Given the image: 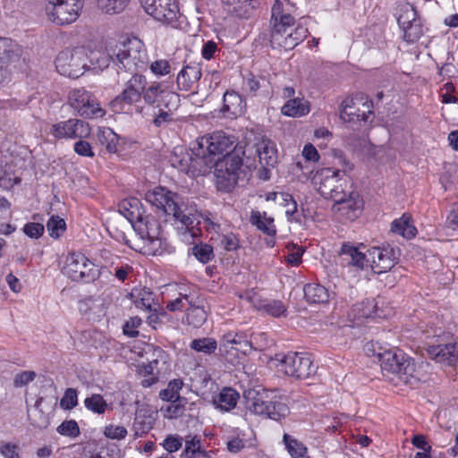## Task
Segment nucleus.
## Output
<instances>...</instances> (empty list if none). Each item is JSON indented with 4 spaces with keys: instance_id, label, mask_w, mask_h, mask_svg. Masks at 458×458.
Here are the masks:
<instances>
[{
    "instance_id": "nucleus-1",
    "label": "nucleus",
    "mask_w": 458,
    "mask_h": 458,
    "mask_svg": "<svg viewBox=\"0 0 458 458\" xmlns=\"http://www.w3.org/2000/svg\"><path fill=\"white\" fill-rule=\"evenodd\" d=\"M246 150L238 145H176L172 164L186 174L196 177L215 167L217 191L231 192L238 183Z\"/></svg>"
},
{
    "instance_id": "nucleus-6",
    "label": "nucleus",
    "mask_w": 458,
    "mask_h": 458,
    "mask_svg": "<svg viewBox=\"0 0 458 458\" xmlns=\"http://www.w3.org/2000/svg\"><path fill=\"white\" fill-rule=\"evenodd\" d=\"M133 228L144 241L143 252L148 255H157L161 248V225L152 215L144 214L133 224Z\"/></svg>"
},
{
    "instance_id": "nucleus-46",
    "label": "nucleus",
    "mask_w": 458,
    "mask_h": 458,
    "mask_svg": "<svg viewBox=\"0 0 458 458\" xmlns=\"http://www.w3.org/2000/svg\"><path fill=\"white\" fill-rule=\"evenodd\" d=\"M281 199V205L286 208L285 215L289 221L299 222L300 219L296 216L297 214V202L293 199V195L287 192L279 193Z\"/></svg>"
},
{
    "instance_id": "nucleus-25",
    "label": "nucleus",
    "mask_w": 458,
    "mask_h": 458,
    "mask_svg": "<svg viewBox=\"0 0 458 458\" xmlns=\"http://www.w3.org/2000/svg\"><path fill=\"white\" fill-rule=\"evenodd\" d=\"M353 99H344L341 104L340 118L347 123L354 121H363L364 123H366L368 121L369 114H373L372 101L365 102L363 104V106L367 107V111L363 110L361 113H352V109H353Z\"/></svg>"
},
{
    "instance_id": "nucleus-8",
    "label": "nucleus",
    "mask_w": 458,
    "mask_h": 458,
    "mask_svg": "<svg viewBox=\"0 0 458 458\" xmlns=\"http://www.w3.org/2000/svg\"><path fill=\"white\" fill-rule=\"evenodd\" d=\"M185 215H189L190 217H194L195 219H191V225H178V229L183 231V233H188L192 238L200 236L202 229H205L211 234V239H214L215 236H220V233L225 232V226L219 222L216 215L210 212H192V210L188 208Z\"/></svg>"
},
{
    "instance_id": "nucleus-35",
    "label": "nucleus",
    "mask_w": 458,
    "mask_h": 458,
    "mask_svg": "<svg viewBox=\"0 0 458 458\" xmlns=\"http://www.w3.org/2000/svg\"><path fill=\"white\" fill-rule=\"evenodd\" d=\"M288 32H280L277 29H269L268 34H264V39L267 38L272 48L293 49V41L288 39Z\"/></svg>"
},
{
    "instance_id": "nucleus-49",
    "label": "nucleus",
    "mask_w": 458,
    "mask_h": 458,
    "mask_svg": "<svg viewBox=\"0 0 458 458\" xmlns=\"http://www.w3.org/2000/svg\"><path fill=\"white\" fill-rule=\"evenodd\" d=\"M217 238L220 240V245L226 251H233L240 247V240L237 234L232 232H226L225 229Z\"/></svg>"
},
{
    "instance_id": "nucleus-34",
    "label": "nucleus",
    "mask_w": 458,
    "mask_h": 458,
    "mask_svg": "<svg viewBox=\"0 0 458 458\" xmlns=\"http://www.w3.org/2000/svg\"><path fill=\"white\" fill-rule=\"evenodd\" d=\"M395 16L401 30L420 18L416 9L409 3L400 4L397 8Z\"/></svg>"
},
{
    "instance_id": "nucleus-56",
    "label": "nucleus",
    "mask_w": 458,
    "mask_h": 458,
    "mask_svg": "<svg viewBox=\"0 0 458 458\" xmlns=\"http://www.w3.org/2000/svg\"><path fill=\"white\" fill-rule=\"evenodd\" d=\"M78 404V392L74 388H67L60 400V406L64 410H72Z\"/></svg>"
},
{
    "instance_id": "nucleus-61",
    "label": "nucleus",
    "mask_w": 458,
    "mask_h": 458,
    "mask_svg": "<svg viewBox=\"0 0 458 458\" xmlns=\"http://www.w3.org/2000/svg\"><path fill=\"white\" fill-rule=\"evenodd\" d=\"M149 69L152 73L157 76H164L169 74L171 72L170 64L165 59H160L151 63Z\"/></svg>"
},
{
    "instance_id": "nucleus-20",
    "label": "nucleus",
    "mask_w": 458,
    "mask_h": 458,
    "mask_svg": "<svg viewBox=\"0 0 458 458\" xmlns=\"http://www.w3.org/2000/svg\"><path fill=\"white\" fill-rule=\"evenodd\" d=\"M338 255L343 266L353 267L360 270L369 267L367 253L361 252L358 247L351 242H343Z\"/></svg>"
},
{
    "instance_id": "nucleus-39",
    "label": "nucleus",
    "mask_w": 458,
    "mask_h": 458,
    "mask_svg": "<svg viewBox=\"0 0 458 458\" xmlns=\"http://www.w3.org/2000/svg\"><path fill=\"white\" fill-rule=\"evenodd\" d=\"M403 38L407 43L417 42L424 34V26L421 18L406 26L403 30Z\"/></svg>"
},
{
    "instance_id": "nucleus-59",
    "label": "nucleus",
    "mask_w": 458,
    "mask_h": 458,
    "mask_svg": "<svg viewBox=\"0 0 458 458\" xmlns=\"http://www.w3.org/2000/svg\"><path fill=\"white\" fill-rule=\"evenodd\" d=\"M163 92L159 83L149 86L147 89H143L142 95L146 103L153 105L158 101L159 95Z\"/></svg>"
},
{
    "instance_id": "nucleus-22",
    "label": "nucleus",
    "mask_w": 458,
    "mask_h": 458,
    "mask_svg": "<svg viewBox=\"0 0 458 458\" xmlns=\"http://www.w3.org/2000/svg\"><path fill=\"white\" fill-rule=\"evenodd\" d=\"M333 201L335 202L334 208H337V210L344 212L351 219L357 216L356 212L360 210L363 206L362 199L354 191L347 195L344 191L343 194L336 197Z\"/></svg>"
},
{
    "instance_id": "nucleus-13",
    "label": "nucleus",
    "mask_w": 458,
    "mask_h": 458,
    "mask_svg": "<svg viewBox=\"0 0 458 458\" xmlns=\"http://www.w3.org/2000/svg\"><path fill=\"white\" fill-rule=\"evenodd\" d=\"M92 267L93 264L84 254L72 252L67 255L62 272L72 281L89 282L94 278Z\"/></svg>"
},
{
    "instance_id": "nucleus-2",
    "label": "nucleus",
    "mask_w": 458,
    "mask_h": 458,
    "mask_svg": "<svg viewBox=\"0 0 458 458\" xmlns=\"http://www.w3.org/2000/svg\"><path fill=\"white\" fill-rule=\"evenodd\" d=\"M109 60L117 67L130 73H139L148 66V54L143 42L138 38H128L107 49Z\"/></svg>"
},
{
    "instance_id": "nucleus-24",
    "label": "nucleus",
    "mask_w": 458,
    "mask_h": 458,
    "mask_svg": "<svg viewBox=\"0 0 458 458\" xmlns=\"http://www.w3.org/2000/svg\"><path fill=\"white\" fill-rule=\"evenodd\" d=\"M244 405L248 411L255 415L266 412L267 400L264 390L249 388L243 393Z\"/></svg>"
},
{
    "instance_id": "nucleus-40",
    "label": "nucleus",
    "mask_w": 458,
    "mask_h": 458,
    "mask_svg": "<svg viewBox=\"0 0 458 458\" xmlns=\"http://www.w3.org/2000/svg\"><path fill=\"white\" fill-rule=\"evenodd\" d=\"M183 386V382L182 379H174L168 383V386L165 389L162 390L159 393V397L167 402L175 401H185V399H181L180 397V390Z\"/></svg>"
},
{
    "instance_id": "nucleus-57",
    "label": "nucleus",
    "mask_w": 458,
    "mask_h": 458,
    "mask_svg": "<svg viewBox=\"0 0 458 458\" xmlns=\"http://www.w3.org/2000/svg\"><path fill=\"white\" fill-rule=\"evenodd\" d=\"M200 440L197 437H188L185 440V448L182 455L186 458H195L197 454H200Z\"/></svg>"
},
{
    "instance_id": "nucleus-3",
    "label": "nucleus",
    "mask_w": 458,
    "mask_h": 458,
    "mask_svg": "<svg viewBox=\"0 0 458 458\" xmlns=\"http://www.w3.org/2000/svg\"><path fill=\"white\" fill-rule=\"evenodd\" d=\"M383 371L395 375L403 383L414 386L419 382V372L412 359L400 349H387L377 353Z\"/></svg>"
},
{
    "instance_id": "nucleus-18",
    "label": "nucleus",
    "mask_w": 458,
    "mask_h": 458,
    "mask_svg": "<svg viewBox=\"0 0 458 458\" xmlns=\"http://www.w3.org/2000/svg\"><path fill=\"white\" fill-rule=\"evenodd\" d=\"M55 65L61 75L75 79L83 74L86 64L79 55L62 51L56 56Z\"/></svg>"
},
{
    "instance_id": "nucleus-26",
    "label": "nucleus",
    "mask_w": 458,
    "mask_h": 458,
    "mask_svg": "<svg viewBox=\"0 0 458 458\" xmlns=\"http://www.w3.org/2000/svg\"><path fill=\"white\" fill-rule=\"evenodd\" d=\"M224 11L235 18L248 19L252 12L250 0H222Z\"/></svg>"
},
{
    "instance_id": "nucleus-52",
    "label": "nucleus",
    "mask_w": 458,
    "mask_h": 458,
    "mask_svg": "<svg viewBox=\"0 0 458 458\" xmlns=\"http://www.w3.org/2000/svg\"><path fill=\"white\" fill-rule=\"evenodd\" d=\"M259 310H264L273 317H280L286 312V307L284 303L281 301L275 300L264 301L260 305Z\"/></svg>"
},
{
    "instance_id": "nucleus-63",
    "label": "nucleus",
    "mask_w": 458,
    "mask_h": 458,
    "mask_svg": "<svg viewBox=\"0 0 458 458\" xmlns=\"http://www.w3.org/2000/svg\"><path fill=\"white\" fill-rule=\"evenodd\" d=\"M309 34L308 29L303 26H297L294 30H292V29L289 30V32L287 33L288 39L292 40L293 45V48H294L299 43L303 41L304 38H307Z\"/></svg>"
},
{
    "instance_id": "nucleus-17",
    "label": "nucleus",
    "mask_w": 458,
    "mask_h": 458,
    "mask_svg": "<svg viewBox=\"0 0 458 458\" xmlns=\"http://www.w3.org/2000/svg\"><path fill=\"white\" fill-rule=\"evenodd\" d=\"M246 100L237 91L227 89L222 99V106L215 110L216 114L214 117L235 120L246 113Z\"/></svg>"
},
{
    "instance_id": "nucleus-4",
    "label": "nucleus",
    "mask_w": 458,
    "mask_h": 458,
    "mask_svg": "<svg viewBox=\"0 0 458 458\" xmlns=\"http://www.w3.org/2000/svg\"><path fill=\"white\" fill-rule=\"evenodd\" d=\"M145 199L151 206L156 207L157 209L162 213L173 216L174 221L178 225H191L194 217H190L185 215L188 208H182L180 205V197L178 194L172 192L164 187H156L149 191L145 195Z\"/></svg>"
},
{
    "instance_id": "nucleus-33",
    "label": "nucleus",
    "mask_w": 458,
    "mask_h": 458,
    "mask_svg": "<svg viewBox=\"0 0 458 458\" xmlns=\"http://www.w3.org/2000/svg\"><path fill=\"white\" fill-rule=\"evenodd\" d=\"M304 297L310 303H326L329 300L328 290L318 284H308L304 286Z\"/></svg>"
},
{
    "instance_id": "nucleus-44",
    "label": "nucleus",
    "mask_w": 458,
    "mask_h": 458,
    "mask_svg": "<svg viewBox=\"0 0 458 458\" xmlns=\"http://www.w3.org/2000/svg\"><path fill=\"white\" fill-rule=\"evenodd\" d=\"M131 0H98V6L106 13H122Z\"/></svg>"
},
{
    "instance_id": "nucleus-62",
    "label": "nucleus",
    "mask_w": 458,
    "mask_h": 458,
    "mask_svg": "<svg viewBox=\"0 0 458 458\" xmlns=\"http://www.w3.org/2000/svg\"><path fill=\"white\" fill-rule=\"evenodd\" d=\"M37 374L31 370H26L15 375L13 386L16 388L27 386L36 378Z\"/></svg>"
},
{
    "instance_id": "nucleus-37",
    "label": "nucleus",
    "mask_w": 458,
    "mask_h": 458,
    "mask_svg": "<svg viewBox=\"0 0 458 458\" xmlns=\"http://www.w3.org/2000/svg\"><path fill=\"white\" fill-rule=\"evenodd\" d=\"M289 407L281 400H272L267 402L266 412L264 416L279 421L289 414Z\"/></svg>"
},
{
    "instance_id": "nucleus-47",
    "label": "nucleus",
    "mask_w": 458,
    "mask_h": 458,
    "mask_svg": "<svg viewBox=\"0 0 458 458\" xmlns=\"http://www.w3.org/2000/svg\"><path fill=\"white\" fill-rule=\"evenodd\" d=\"M190 346L192 350H194L198 352H203L205 354H211L216 350L217 344H216V341L213 338L204 337V338L194 339L191 343Z\"/></svg>"
},
{
    "instance_id": "nucleus-55",
    "label": "nucleus",
    "mask_w": 458,
    "mask_h": 458,
    "mask_svg": "<svg viewBox=\"0 0 458 458\" xmlns=\"http://www.w3.org/2000/svg\"><path fill=\"white\" fill-rule=\"evenodd\" d=\"M164 411V416L167 419H174L182 416L185 411L184 404L182 403V401L169 402V403L162 408Z\"/></svg>"
},
{
    "instance_id": "nucleus-16",
    "label": "nucleus",
    "mask_w": 458,
    "mask_h": 458,
    "mask_svg": "<svg viewBox=\"0 0 458 458\" xmlns=\"http://www.w3.org/2000/svg\"><path fill=\"white\" fill-rule=\"evenodd\" d=\"M400 256V250L390 245L373 247L367 250L369 267L381 274L390 270Z\"/></svg>"
},
{
    "instance_id": "nucleus-7",
    "label": "nucleus",
    "mask_w": 458,
    "mask_h": 458,
    "mask_svg": "<svg viewBox=\"0 0 458 458\" xmlns=\"http://www.w3.org/2000/svg\"><path fill=\"white\" fill-rule=\"evenodd\" d=\"M344 176L341 174V171L335 170V168L324 167L314 174L311 181L324 198L334 200L344 191Z\"/></svg>"
},
{
    "instance_id": "nucleus-48",
    "label": "nucleus",
    "mask_w": 458,
    "mask_h": 458,
    "mask_svg": "<svg viewBox=\"0 0 458 458\" xmlns=\"http://www.w3.org/2000/svg\"><path fill=\"white\" fill-rule=\"evenodd\" d=\"M191 251L192 255L203 264L209 262L215 257L213 247L208 243L196 244Z\"/></svg>"
},
{
    "instance_id": "nucleus-58",
    "label": "nucleus",
    "mask_w": 458,
    "mask_h": 458,
    "mask_svg": "<svg viewBox=\"0 0 458 458\" xmlns=\"http://www.w3.org/2000/svg\"><path fill=\"white\" fill-rule=\"evenodd\" d=\"M127 433V429L124 427L114 424L106 426L104 429L105 437L114 440L124 439Z\"/></svg>"
},
{
    "instance_id": "nucleus-27",
    "label": "nucleus",
    "mask_w": 458,
    "mask_h": 458,
    "mask_svg": "<svg viewBox=\"0 0 458 458\" xmlns=\"http://www.w3.org/2000/svg\"><path fill=\"white\" fill-rule=\"evenodd\" d=\"M240 399L239 393L232 387H224L214 398L215 407L221 411H230L234 409Z\"/></svg>"
},
{
    "instance_id": "nucleus-31",
    "label": "nucleus",
    "mask_w": 458,
    "mask_h": 458,
    "mask_svg": "<svg viewBox=\"0 0 458 458\" xmlns=\"http://www.w3.org/2000/svg\"><path fill=\"white\" fill-rule=\"evenodd\" d=\"M352 314L354 319L369 318L374 317H385V314L379 313L377 302L374 300H365L360 303L354 304L352 308Z\"/></svg>"
},
{
    "instance_id": "nucleus-30",
    "label": "nucleus",
    "mask_w": 458,
    "mask_h": 458,
    "mask_svg": "<svg viewBox=\"0 0 458 458\" xmlns=\"http://www.w3.org/2000/svg\"><path fill=\"white\" fill-rule=\"evenodd\" d=\"M144 211L140 201L136 198L123 199L119 204V212L130 221L132 226L144 214Z\"/></svg>"
},
{
    "instance_id": "nucleus-5",
    "label": "nucleus",
    "mask_w": 458,
    "mask_h": 458,
    "mask_svg": "<svg viewBox=\"0 0 458 458\" xmlns=\"http://www.w3.org/2000/svg\"><path fill=\"white\" fill-rule=\"evenodd\" d=\"M68 103L75 114L83 118L95 119L106 114L96 96L84 88L70 90Z\"/></svg>"
},
{
    "instance_id": "nucleus-60",
    "label": "nucleus",
    "mask_w": 458,
    "mask_h": 458,
    "mask_svg": "<svg viewBox=\"0 0 458 458\" xmlns=\"http://www.w3.org/2000/svg\"><path fill=\"white\" fill-rule=\"evenodd\" d=\"M221 49L214 40H208L204 42L201 48V55L205 60H211L216 58V54H219Z\"/></svg>"
},
{
    "instance_id": "nucleus-28",
    "label": "nucleus",
    "mask_w": 458,
    "mask_h": 458,
    "mask_svg": "<svg viewBox=\"0 0 458 458\" xmlns=\"http://www.w3.org/2000/svg\"><path fill=\"white\" fill-rule=\"evenodd\" d=\"M250 223L268 236H275L276 233L275 220L272 216H267V212L251 210Z\"/></svg>"
},
{
    "instance_id": "nucleus-43",
    "label": "nucleus",
    "mask_w": 458,
    "mask_h": 458,
    "mask_svg": "<svg viewBox=\"0 0 458 458\" xmlns=\"http://www.w3.org/2000/svg\"><path fill=\"white\" fill-rule=\"evenodd\" d=\"M84 405L86 409L97 414H104L108 407L106 400L98 394L87 397L84 400Z\"/></svg>"
},
{
    "instance_id": "nucleus-45",
    "label": "nucleus",
    "mask_w": 458,
    "mask_h": 458,
    "mask_svg": "<svg viewBox=\"0 0 458 458\" xmlns=\"http://www.w3.org/2000/svg\"><path fill=\"white\" fill-rule=\"evenodd\" d=\"M284 443L285 448L293 458L303 457L307 452V448L302 443L299 442L288 434L284 435Z\"/></svg>"
},
{
    "instance_id": "nucleus-53",
    "label": "nucleus",
    "mask_w": 458,
    "mask_h": 458,
    "mask_svg": "<svg viewBox=\"0 0 458 458\" xmlns=\"http://www.w3.org/2000/svg\"><path fill=\"white\" fill-rule=\"evenodd\" d=\"M57 432L62 436L72 438L78 437L81 433L78 423L73 420L62 422L57 428Z\"/></svg>"
},
{
    "instance_id": "nucleus-32",
    "label": "nucleus",
    "mask_w": 458,
    "mask_h": 458,
    "mask_svg": "<svg viewBox=\"0 0 458 458\" xmlns=\"http://www.w3.org/2000/svg\"><path fill=\"white\" fill-rule=\"evenodd\" d=\"M284 115L291 117H301L310 112L309 102L303 98H294L289 99L281 108Z\"/></svg>"
},
{
    "instance_id": "nucleus-36",
    "label": "nucleus",
    "mask_w": 458,
    "mask_h": 458,
    "mask_svg": "<svg viewBox=\"0 0 458 458\" xmlns=\"http://www.w3.org/2000/svg\"><path fill=\"white\" fill-rule=\"evenodd\" d=\"M130 297L138 309L150 310L153 303V294L146 288H134L130 293Z\"/></svg>"
},
{
    "instance_id": "nucleus-29",
    "label": "nucleus",
    "mask_w": 458,
    "mask_h": 458,
    "mask_svg": "<svg viewBox=\"0 0 458 458\" xmlns=\"http://www.w3.org/2000/svg\"><path fill=\"white\" fill-rule=\"evenodd\" d=\"M390 232L410 240L415 237L417 229L413 225L411 215L404 213L400 218L392 222Z\"/></svg>"
},
{
    "instance_id": "nucleus-10",
    "label": "nucleus",
    "mask_w": 458,
    "mask_h": 458,
    "mask_svg": "<svg viewBox=\"0 0 458 458\" xmlns=\"http://www.w3.org/2000/svg\"><path fill=\"white\" fill-rule=\"evenodd\" d=\"M280 369L287 376L305 379L316 373L317 366L310 353L288 352L280 360Z\"/></svg>"
},
{
    "instance_id": "nucleus-64",
    "label": "nucleus",
    "mask_w": 458,
    "mask_h": 458,
    "mask_svg": "<svg viewBox=\"0 0 458 458\" xmlns=\"http://www.w3.org/2000/svg\"><path fill=\"white\" fill-rule=\"evenodd\" d=\"M0 454L4 458H20V448L11 442L0 443Z\"/></svg>"
},
{
    "instance_id": "nucleus-14",
    "label": "nucleus",
    "mask_w": 458,
    "mask_h": 458,
    "mask_svg": "<svg viewBox=\"0 0 458 458\" xmlns=\"http://www.w3.org/2000/svg\"><path fill=\"white\" fill-rule=\"evenodd\" d=\"M51 134L57 140H78L75 143H88L84 139L90 135V127L88 123L79 119H69L53 124Z\"/></svg>"
},
{
    "instance_id": "nucleus-11",
    "label": "nucleus",
    "mask_w": 458,
    "mask_h": 458,
    "mask_svg": "<svg viewBox=\"0 0 458 458\" xmlns=\"http://www.w3.org/2000/svg\"><path fill=\"white\" fill-rule=\"evenodd\" d=\"M146 77L134 73L125 83L123 90L116 96L110 103L114 112H124V106H131L140 100L143 89L146 88Z\"/></svg>"
},
{
    "instance_id": "nucleus-54",
    "label": "nucleus",
    "mask_w": 458,
    "mask_h": 458,
    "mask_svg": "<svg viewBox=\"0 0 458 458\" xmlns=\"http://www.w3.org/2000/svg\"><path fill=\"white\" fill-rule=\"evenodd\" d=\"M20 182L21 178L14 176L12 171H8L5 167L0 166V188L9 190Z\"/></svg>"
},
{
    "instance_id": "nucleus-50",
    "label": "nucleus",
    "mask_w": 458,
    "mask_h": 458,
    "mask_svg": "<svg viewBox=\"0 0 458 458\" xmlns=\"http://www.w3.org/2000/svg\"><path fill=\"white\" fill-rule=\"evenodd\" d=\"M47 228L52 238L57 239L65 231V221L58 216H52L47 223Z\"/></svg>"
},
{
    "instance_id": "nucleus-19",
    "label": "nucleus",
    "mask_w": 458,
    "mask_h": 458,
    "mask_svg": "<svg viewBox=\"0 0 458 458\" xmlns=\"http://www.w3.org/2000/svg\"><path fill=\"white\" fill-rule=\"evenodd\" d=\"M246 150V155L243 156L245 164L248 167L254 165L255 159L258 157L261 165L274 167L277 163V151L275 145H263L262 149L258 148V145H238Z\"/></svg>"
},
{
    "instance_id": "nucleus-9",
    "label": "nucleus",
    "mask_w": 458,
    "mask_h": 458,
    "mask_svg": "<svg viewBox=\"0 0 458 458\" xmlns=\"http://www.w3.org/2000/svg\"><path fill=\"white\" fill-rule=\"evenodd\" d=\"M145 12L155 20L173 28L181 26L182 15L176 0H140Z\"/></svg>"
},
{
    "instance_id": "nucleus-42",
    "label": "nucleus",
    "mask_w": 458,
    "mask_h": 458,
    "mask_svg": "<svg viewBox=\"0 0 458 458\" xmlns=\"http://www.w3.org/2000/svg\"><path fill=\"white\" fill-rule=\"evenodd\" d=\"M241 143H272L270 140L267 138L263 129L256 126L250 129H246L242 133V140Z\"/></svg>"
},
{
    "instance_id": "nucleus-15",
    "label": "nucleus",
    "mask_w": 458,
    "mask_h": 458,
    "mask_svg": "<svg viewBox=\"0 0 458 458\" xmlns=\"http://www.w3.org/2000/svg\"><path fill=\"white\" fill-rule=\"evenodd\" d=\"M81 0H60L48 3L47 13L49 19L56 25H66L75 21L81 8Z\"/></svg>"
},
{
    "instance_id": "nucleus-21",
    "label": "nucleus",
    "mask_w": 458,
    "mask_h": 458,
    "mask_svg": "<svg viewBox=\"0 0 458 458\" xmlns=\"http://www.w3.org/2000/svg\"><path fill=\"white\" fill-rule=\"evenodd\" d=\"M428 352L430 357L438 363H444L449 366L458 365L457 344L429 346Z\"/></svg>"
},
{
    "instance_id": "nucleus-38",
    "label": "nucleus",
    "mask_w": 458,
    "mask_h": 458,
    "mask_svg": "<svg viewBox=\"0 0 458 458\" xmlns=\"http://www.w3.org/2000/svg\"><path fill=\"white\" fill-rule=\"evenodd\" d=\"M186 312L188 323L194 327H199L207 319V312L204 308L192 301H188Z\"/></svg>"
},
{
    "instance_id": "nucleus-41",
    "label": "nucleus",
    "mask_w": 458,
    "mask_h": 458,
    "mask_svg": "<svg viewBox=\"0 0 458 458\" xmlns=\"http://www.w3.org/2000/svg\"><path fill=\"white\" fill-rule=\"evenodd\" d=\"M154 355L157 358L151 360L148 364H141L139 366V372L143 376H158L160 369L158 368L159 359L165 360V354L163 350L156 349ZM165 360H164V363Z\"/></svg>"
},
{
    "instance_id": "nucleus-12",
    "label": "nucleus",
    "mask_w": 458,
    "mask_h": 458,
    "mask_svg": "<svg viewBox=\"0 0 458 458\" xmlns=\"http://www.w3.org/2000/svg\"><path fill=\"white\" fill-rule=\"evenodd\" d=\"M254 344L253 340H249L246 334L229 332L223 337L220 351L225 354L227 360L233 362V360L230 356L239 358L240 354L247 355L252 349L258 350L267 347V344H261L259 346H254Z\"/></svg>"
},
{
    "instance_id": "nucleus-23",
    "label": "nucleus",
    "mask_w": 458,
    "mask_h": 458,
    "mask_svg": "<svg viewBox=\"0 0 458 458\" xmlns=\"http://www.w3.org/2000/svg\"><path fill=\"white\" fill-rule=\"evenodd\" d=\"M199 64H191L182 67L176 77L179 90L189 91L201 78Z\"/></svg>"
},
{
    "instance_id": "nucleus-51",
    "label": "nucleus",
    "mask_w": 458,
    "mask_h": 458,
    "mask_svg": "<svg viewBox=\"0 0 458 458\" xmlns=\"http://www.w3.org/2000/svg\"><path fill=\"white\" fill-rule=\"evenodd\" d=\"M282 21L284 24H294V18L289 13H284L283 4L276 0L271 10V22Z\"/></svg>"
}]
</instances>
